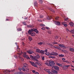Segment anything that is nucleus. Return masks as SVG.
I'll return each instance as SVG.
<instances>
[{
	"mask_svg": "<svg viewBox=\"0 0 74 74\" xmlns=\"http://www.w3.org/2000/svg\"><path fill=\"white\" fill-rule=\"evenodd\" d=\"M34 62H35V64H38V65H39V66H41V62H38V60H37L35 59L34 60Z\"/></svg>",
	"mask_w": 74,
	"mask_h": 74,
	"instance_id": "nucleus-1",
	"label": "nucleus"
},
{
	"mask_svg": "<svg viewBox=\"0 0 74 74\" xmlns=\"http://www.w3.org/2000/svg\"><path fill=\"white\" fill-rule=\"evenodd\" d=\"M45 63L46 65L48 66H52V64L50 63L49 61H47Z\"/></svg>",
	"mask_w": 74,
	"mask_h": 74,
	"instance_id": "nucleus-2",
	"label": "nucleus"
},
{
	"mask_svg": "<svg viewBox=\"0 0 74 74\" xmlns=\"http://www.w3.org/2000/svg\"><path fill=\"white\" fill-rule=\"evenodd\" d=\"M23 56L24 58H27V59H30V57L26 55V53L25 52L24 53Z\"/></svg>",
	"mask_w": 74,
	"mask_h": 74,
	"instance_id": "nucleus-3",
	"label": "nucleus"
},
{
	"mask_svg": "<svg viewBox=\"0 0 74 74\" xmlns=\"http://www.w3.org/2000/svg\"><path fill=\"white\" fill-rule=\"evenodd\" d=\"M58 55V53L56 52H53L51 53H50V55H54V56H57Z\"/></svg>",
	"mask_w": 74,
	"mask_h": 74,
	"instance_id": "nucleus-4",
	"label": "nucleus"
},
{
	"mask_svg": "<svg viewBox=\"0 0 74 74\" xmlns=\"http://www.w3.org/2000/svg\"><path fill=\"white\" fill-rule=\"evenodd\" d=\"M30 63H31V65L32 66H34V67H37V65L35 64H34V62H32V61H30Z\"/></svg>",
	"mask_w": 74,
	"mask_h": 74,
	"instance_id": "nucleus-5",
	"label": "nucleus"
},
{
	"mask_svg": "<svg viewBox=\"0 0 74 74\" xmlns=\"http://www.w3.org/2000/svg\"><path fill=\"white\" fill-rule=\"evenodd\" d=\"M54 23L56 25H58V26H60V23L59 22L55 21L54 22Z\"/></svg>",
	"mask_w": 74,
	"mask_h": 74,
	"instance_id": "nucleus-6",
	"label": "nucleus"
},
{
	"mask_svg": "<svg viewBox=\"0 0 74 74\" xmlns=\"http://www.w3.org/2000/svg\"><path fill=\"white\" fill-rule=\"evenodd\" d=\"M27 52L29 54H32L34 53V51L32 50H29L27 51Z\"/></svg>",
	"mask_w": 74,
	"mask_h": 74,
	"instance_id": "nucleus-7",
	"label": "nucleus"
},
{
	"mask_svg": "<svg viewBox=\"0 0 74 74\" xmlns=\"http://www.w3.org/2000/svg\"><path fill=\"white\" fill-rule=\"evenodd\" d=\"M34 28L31 29H29L28 32V33H32V32H34Z\"/></svg>",
	"mask_w": 74,
	"mask_h": 74,
	"instance_id": "nucleus-8",
	"label": "nucleus"
},
{
	"mask_svg": "<svg viewBox=\"0 0 74 74\" xmlns=\"http://www.w3.org/2000/svg\"><path fill=\"white\" fill-rule=\"evenodd\" d=\"M54 69L55 70H56L57 71H59V68L58 66H55L53 67Z\"/></svg>",
	"mask_w": 74,
	"mask_h": 74,
	"instance_id": "nucleus-9",
	"label": "nucleus"
},
{
	"mask_svg": "<svg viewBox=\"0 0 74 74\" xmlns=\"http://www.w3.org/2000/svg\"><path fill=\"white\" fill-rule=\"evenodd\" d=\"M28 34H30L31 36H32V37H33L34 36H36V34L33 32H31V33H29Z\"/></svg>",
	"mask_w": 74,
	"mask_h": 74,
	"instance_id": "nucleus-10",
	"label": "nucleus"
},
{
	"mask_svg": "<svg viewBox=\"0 0 74 74\" xmlns=\"http://www.w3.org/2000/svg\"><path fill=\"white\" fill-rule=\"evenodd\" d=\"M60 47H61V48H66V46L63 44H60L58 45Z\"/></svg>",
	"mask_w": 74,
	"mask_h": 74,
	"instance_id": "nucleus-11",
	"label": "nucleus"
},
{
	"mask_svg": "<svg viewBox=\"0 0 74 74\" xmlns=\"http://www.w3.org/2000/svg\"><path fill=\"white\" fill-rule=\"evenodd\" d=\"M69 50L70 52H74V48H69Z\"/></svg>",
	"mask_w": 74,
	"mask_h": 74,
	"instance_id": "nucleus-12",
	"label": "nucleus"
},
{
	"mask_svg": "<svg viewBox=\"0 0 74 74\" xmlns=\"http://www.w3.org/2000/svg\"><path fill=\"white\" fill-rule=\"evenodd\" d=\"M10 71L9 70H6L5 71V74H10Z\"/></svg>",
	"mask_w": 74,
	"mask_h": 74,
	"instance_id": "nucleus-13",
	"label": "nucleus"
},
{
	"mask_svg": "<svg viewBox=\"0 0 74 74\" xmlns=\"http://www.w3.org/2000/svg\"><path fill=\"white\" fill-rule=\"evenodd\" d=\"M34 32H36V33L37 34H38V33H39V32L38 31V30H37V29H35L34 28Z\"/></svg>",
	"mask_w": 74,
	"mask_h": 74,
	"instance_id": "nucleus-14",
	"label": "nucleus"
},
{
	"mask_svg": "<svg viewBox=\"0 0 74 74\" xmlns=\"http://www.w3.org/2000/svg\"><path fill=\"white\" fill-rule=\"evenodd\" d=\"M23 65V67H28V65L26 63L24 64Z\"/></svg>",
	"mask_w": 74,
	"mask_h": 74,
	"instance_id": "nucleus-15",
	"label": "nucleus"
},
{
	"mask_svg": "<svg viewBox=\"0 0 74 74\" xmlns=\"http://www.w3.org/2000/svg\"><path fill=\"white\" fill-rule=\"evenodd\" d=\"M35 58H36V59H39L40 58V56L38 54H37V56H35Z\"/></svg>",
	"mask_w": 74,
	"mask_h": 74,
	"instance_id": "nucleus-16",
	"label": "nucleus"
},
{
	"mask_svg": "<svg viewBox=\"0 0 74 74\" xmlns=\"http://www.w3.org/2000/svg\"><path fill=\"white\" fill-rule=\"evenodd\" d=\"M50 62V63H51V64H52V65H54L55 63V62H54L53 61H49Z\"/></svg>",
	"mask_w": 74,
	"mask_h": 74,
	"instance_id": "nucleus-17",
	"label": "nucleus"
},
{
	"mask_svg": "<svg viewBox=\"0 0 74 74\" xmlns=\"http://www.w3.org/2000/svg\"><path fill=\"white\" fill-rule=\"evenodd\" d=\"M56 64L57 66H60V67H62L63 65L62 64H60V63H56Z\"/></svg>",
	"mask_w": 74,
	"mask_h": 74,
	"instance_id": "nucleus-18",
	"label": "nucleus"
},
{
	"mask_svg": "<svg viewBox=\"0 0 74 74\" xmlns=\"http://www.w3.org/2000/svg\"><path fill=\"white\" fill-rule=\"evenodd\" d=\"M70 67V65H64L63 66V67L64 68V69H67L66 67Z\"/></svg>",
	"mask_w": 74,
	"mask_h": 74,
	"instance_id": "nucleus-19",
	"label": "nucleus"
},
{
	"mask_svg": "<svg viewBox=\"0 0 74 74\" xmlns=\"http://www.w3.org/2000/svg\"><path fill=\"white\" fill-rule=\"evenodd\" d=\"M36 52H38V53H40V50L38 49H37L36 50Z\"/></svg>",
	"mask_w": 74,
	"mask_h": 74,
	"instance_id": "nucleus-20",
	"label": "nucleus"
},
{
	"mask_svg": "<svg viewBox=\"0 0 74 74\" xmlns=\"http://www.w3.org/2000/svg\"><path fill=\"white\" fill-rule=\"evenodd\" d=\"M44 52V51L41 50H40L39 53H45V52Z\"/></svg>",
	"mask_w": 74,
	"mask_h": 74,
	"instance_id": "nucleus-21",
	"label": "nucleus"
},
{
	"mask_svg": "<svg viewBox=\"0 0 74 74\" xmlns=\"http://www.w3.org/2000/svg\"><path fill=\"white\" fill-rule=\"evenodd\" d=\"M71 33L74 34V30H71ZM72 36L73 37H74V35H72Z\"/></svg>",
	"mask_w": 74,
	"mask_h": 74,
	"instance_id": "nucleus-22",
	"label": "nucleus"
},
{
	"mask_svg": "<svg viewBox=\"0 0 74 74\" xmlns=\"http://www.w3.org/2000/svg\"><path fill=\"white\" fill-rule=\"evenodd\" d=\"M49 10H51L53 12H55V11L54 10L51 9V8H49Z\"/></svg>",
	"mask_w": 74,
	"mask_h": 74,
	"instance_id": "nucleus-23",
	"label": "nucleus"
},
{
	"mask_svg": "<svg viewBox=\"0 0 74 74\" xmlns=\"http://www.w3.org/2000/svg\"><path fill=\"white\" fill-rule=\"evenodd\" d=\"M28 39L29 40H30V41H32V40H33V38H32L30 36H29L28 37Z\"/></svg>",
	"mask_w": 74,
	"mask_h": 74,
	"instance_id": "nucleus-24",
	"label": "nucleus"
},
{
	"mask_svg": "<svg viewBox=\"0 0 74 74\" xmlns=\"http://www.w3.org/2000/svg\"><path fill=\"white\" fill-rule=\"evenodd\" d=\"M59 57H60H60H64V55H63V54H59Z\"/></svg>",
	"mask_w": 74,
	"mask_h": 74,
	"instance_id": "nucleus-25",
	"label": "nucleus"
},
{
	"mask_svg": "<svg viewBox=\"0 0 74 74\" xmlns=\"http://www.w3.org/2000/svg\"><path fill=\"white\" fill-rule=\"evenodd\" d=\"M42 44H43V43H42V42H39L38 43V45H42Z\"/></svg>",
	"mask_w": 74,
	"mask_h": 74,
	"instance_id": "nucleus-26",
	"label": "nucleus"
},
{
	"mask_svg": "<svg viewBox=\"0 0 74 74\" xmlns=\"http://www.w3.org/2000/svg\"><path fill=\"white\" fill-rule=\"evenodd\" d=\"M17 74H23V73L22 72H18L17 73Z\"/></svg>",
	"mask_w": 74,
	"mask_h": 74,
	"instance_id": "nucleus-27",
	"label": "nucleus"
},
{
	"mask_svg": "<svg viewBox=\"0 0 74 74\" xmlns=\"http://www.w3.org/2000/svg\"><path fill=\"white\" fill-rule=\"evenodd\" d=\"M29 69L28 68H25V71H27V72H28L29 71Z\"/></svg>",
	"mask_w": 74,
	"mask_h": 74,
	"instance_id": "nucleus-28",
	"label": "nucleus"
},
{
	"mask_svg": "<svg viewBox=\"0 0 74 74\" xmlns=\"http://www.w3.org/2000/svg\"><path fill=\"white\" fill-rule=\"evenodd\" d=\"M47 72L49 74H52V72H50V70L49 69L48 71Z\"/></svg>",
	"mask_w": 74,
	"mask_h": 74,
	"instance_id": "nucleus-29",
	"label": "nucleus"
},
{
	"mask_svg": "<svg viewBox=\"0 0 74 74\" xmlns=\"http://www.w3.org/2000/svg\"><path fill=\"white\" fill-rule=\"evenodd\" d=\"M45 54L46 55H47L48 56L49 55H50V54H49V53L48 52H46L45 53Z\"/></svg>",
	"mask_w": 74,
	"mask_h": 74,
	"instance_id": "nucleus-30",
	"label": "nucleus"
},
{
	"mask_svg": "<svg viewBox=\"0 0 74 74\" xmlns=\"http://www.w3.org/2000/svg\"><path fill=\"white\" fill-rule=\"evenodd\" d=\"M53 72L54 73H56V74H58V71L55 70L53 71Z\"/></svg>",
	"mask_w": 74,
	"mask_h": 74,
	"instance_id": "nucleus-31",
	"label": "nucleus"
},
{
	"mask_svg": "<svg viewBox=\"0 0 74 74\" xmlns=\"http://www.w3.org/2000/svg\"><path fill=\"white\" fill-rule=\"evenodd\" d=\"M17 30H18V31H22V29L21 28H19L17 29Z\"/></svg>",
	"mask_w": 74,
	"mask_h": 74,
	"instance_id": "nucleus-32",
	"label": "nucleus"
},
{
	"mask_svg": "<svg viewBox=\"0 0 74 74\" xmlns=\"http://www.w3.org/2000/svg\"><path fill=\"white\" fill-rule=\"evenodd\" d=\"M69 24L71 26H73V23H69Z\"/></svg>",
	"mask_w": 74,
	"mask_h": 74,
	"instance_id": "nucleus-33",
	"label": "nucleus"
},
{
	"mask_svg": "<svg viewBox=\"0 0 74 74\" xmlns=\"http://www.w3.org/2000/svg\"><path fill=\"white\" fill-rule=\"evenodd\" d=\"M47 19L48 20H50V19H51V17H49V16H48L47 17Z\"/></svg>",
	"mask_w": 74,
	"mask_h": 74,
	"instance_id": "nucleus-34",
	"label": "nucleus"
},
{
	"mask_svg": "<svg viewBox=\"0 0 74 74\" xmlns=\"http://www.w3.org/2000/svg\"><path fill=\"white\" fill-rule=\"evenodd\" d=\"M40 26L42 27L43 26H45V25L44 24H40Z\"/></svg>",
	"mask_w": 74,
	"mask_h": 74,
	"instance_id": "nucleus-35",
	"label": "nucleus"
},
{
	"mask_svg": "<svg viewBox=\"0 0 74 74\" xmlns=\"http://www.w3.org/2000/svg\"><path fill=\"white\" fill-rule=\"evenodd\" d=\"M66 23V22H63L62 23V24L63 25H65Z\"/></svg>",
	"mask_w": 74,
	"mask_h": 74,
	"instance_id": "nucleus-36",
	"label": "nucleus"
},
{
	"mask_svg": "<svg viewBox=\"0 0 74 74\" xmlns=\"http://www.w3.org/2000/svg\"><path fill=\"white\" fill-rule=\"evenodd\" d=\"M22 70L23 71H25V69H24V68H22Z\"/></svg>",
	"mask_w": 74,
	"mask_h": 74,
	"instance_id": "nucleus-37",
	"label": "nucleus"
},
{
	"mask_svg": "<svg viewBox=\"0 0 74 74\" xmlns=\"http://www.w3.org/2000/svg\"><path fill=\"white\" fill-rule=\"evenodd\" d=\"M42 30H44L45 29V28L44 27H43L41 28Z\"/></svg>",
	"mask_w": 74,
	"mask_h": 74,
	"instance_id": "nucleus-38",
	"label": "nucleus"
},
{
	"mask_svg": "<svg viewBox=\"0 0 74 74\" xmlns=\"http://www.w3.org/2000/svg\"><path fill=\"white\" fill-rule=\"evenodd\" d=\"M44 70L45 71H47V72H48V71L49 69H45Z\"/></svg>",
	"mask_w": 74,
	"mask_h": 74,
	"instance_id": "nucleus-39",
	"label": "nucleus"
},
{
	"mask_svg": "<svg viewBox=\"0 0 74 74\" xmlns=\"http://www.w3.org/2000/svg\"><path fill=\"white\" fill-rule=\"evenodd\" d=\"M18 48H17V49H18V52H20V49H19V48H18V47H17Z\"/></svg>",
	"mask_w": 74,
	"mask_h": 74,
	"instance_id": "nucleus-40",
	"label": "nucleus"
},
{
	"mask_svg": "<svg viewBox=\"0 0 74 74\" xmlns=\"http://www.w3.org/2000/svg\"><path fill=\"white\" fill-rule=\"evenodd\" d=\"M43 17H44V16H42V15H40V18H43Z\"/></svg>",
	"mask_w": 74,
	"mask_h": 74,
	"instance_id": "nucleus-41",
	"label": "nucleus"
},
{
	"mask_svg": "<svg viewBox=\"0 0 74 74\" xmlns=\"http://www.w3.org/2000/svg\"><path fill=\"white\" fill-rule=\"evenodd\" d=\"M64 25L65 27H67V26H68L67 25V24H66V23Z\"/></svg>",
	"mask_w": 74,
	"mask_h": 74,
	"instance_id": "nucleus-42",
	"label": "nucleus"
},
{
	"mask_svg": "<svg viewBox=\"0 0 74 74\" xmlns=\"http://www.w3.org/2000/svg\"><path fill=\"white\" fill-rule=\"evenodd\" d=\"M23 25H26V23L25 22H23Z\"/></svg>",
	"mask_w": 74,
	"mask_h": 74,
	"instance_id": "nucleus-43",
	"label": "nucleus"
},
{
	"mask_svg": "<svg viewBox=\"0 0 74 74\" xmlns=\"http://www.w3.org/2000/svg\"><path fill=\"white\" fill-rule=\"evenodd\" d=\"M59 38V37L58 36H56L55 37V39H58V38Z\"/></svg>",
	"mask_w": 74,
	"mask_h": 74,
	"instance_id": "nucleus-44",
	"label": "nucleus"
},
{
	"mask_svg": "<svg viewBox=\"0 0 74 74\" xmlns=\"http://www.w3.org/2000/svg\"><path fill=\"white\" fill-rule=\"evenodd\" d=\"M57 49H59V50H62V49H61L60 48V47H58V48H57Z\"/></svg>",
	"mask_w": 74,
	"mask_h": 74,
	"instance_id": "nucleus-45",
	"label": "nucleus"
},
{
	"mask_svg": "<svg viewBox=\"0 0 74 74\" xmlns=\"http://www.w3.org/2000/svg\"><path fill=\"white\" fill-rule=\"evenodd\" d=\"M30 58L31 59H33V56H32V55H31V56H30Z\"/></svg>",
	"mask_w": 74,
	"mask_h": 74,
	"instance_id": "nucleus-46",
	"label": "nucleus"
},
{
	"mask_svg": "<svg viewBox=\"0 0 74 74\" xmlns=\"http://www.w3.org/2000/svg\"><path fill=\"white\" fill-rule=\"evenodd\" d=\"M42 60H44V59H45V58L44 57H42Z\"/></svg>",
	"mask_w": 74,
	"mask_h": 74,
	"instance_id": "nucleus-47",
	"label": "nucleus"
},
{
	"mask_svg": "<svg viewBox=\"0 0 74 74\" xmlns=\"http://www.w3.org/2000/svg\"><path fill=\"white\" fill-rule=\"evenodd\" d=\"M32 72L34 73H36V71L35 70H33L32 71Z\"/></svg>",
	"mask_w": 74,
	"mask_h": 74,
	"instance_id": "nucleus-48",
	"label": "nucleus"
},
{
	"mask_svg": "<svg viewBox=\"0 0 74 74\" xmlns=\"http://www.w3.org/2000/svg\"><path fill=\"white\" fill-rule=\"evenodd\" d=\"M39 2L42 3V0H39Z\"/></svg>",
	"mask_w": 74,
	"mask_h": 74,
	"instance_id": "nucleus-49",
	"label": "nucleus"
},
{
	"mask_svg": "<svg viewBox=\"0 0 74 74\" xmlns=\"http://www.w3.org/2000/svg\"><path fill=\"white\" fill-rule=\"evenodd\" d=\"M18 69L19 70V71H22V69H21V68H19Z\"/></svg>",
	"mask_w": 74,
	"mask_h": 74,
	"instance_id": "nucleus-50",
	"label": "nucleus"
},
{
	"mask_svg": "<svg viewBox=\"0 0 74 74\" xmlns=\"http://www.w3.org/2000/svg\"><path fill=\"white\" fill-rule=\"evenodd\" d=\"M53 44H58V42H54L53 43Z\"/></svg>",
	"mask_w": 74,
	"mask_h": 74,
	"instance_id": "nucleus-51",
	"label": "nucleus"
},
{
	"mask_svg": "<svg viewBox=\"0 0 74 74\" xmlns=\"http://www.w3.org/2000/svg\"><path fill=\"white\" fill-rule=\"evenodd\" d=\"M58 18H59L58 17H56V18H55V19H56V20L58 19Z\"/></svg>",
	"mask_w": 74,
	"mask_h": 74,
	"instance_id": "nucleus-52",
	"label": "nucleus"
},
{
	"mask_svg": "<svg viewBox=\"0 0 74 74\" xmlns=\"http://www.w3.org/2000/svg\"><path fill=\"white\" fill-rule=\"evenodd\" d=\"M64 62H65L66 63H69V61H68L67 60L64 61Z\"/></svg>",
	"mask_w": 74,
	"mask_h": 74,
	"instance_id": "nucleus-53",
	"label": "nucleus"
},
{
	"mask_svg": "<svg viewBox=\"0 0 74 74\" xmlns=\"http://www.w3.org/2000/svg\"><path fill=\"white\" fill-rule=\"evenodd\" d=\"M68 19H69V18H66V19H64L65 21H67V20H68Z\"/></svg>",
	"mask_w": 74,
	"mask_h": 74,
	"instance_id": "nucleus-54",
	"label": "nucleus"
},
{
	"mask_svg": "<svg viewBox=\"0 0 74 74\" xmlns=\"http://www.w3.org/2000/svg\"><path fill=\"white\" fill-rule=\"evenodd\" d=\"M22 52H21V53H18L17 54H18L19 55H22Z\"/></svg>",
	"mask_w": 74,
	"mask_h": 74,
	"instance_id": "nucleus-55",
	"label": "nucleus"
},
{
	"mask_svg": "<svg viewBox=\"0 0 74 74\" xmlns=\"http://www.w3.org/2000/svg\"><path fill=\"white\" fill-rule=\"evenodd\" d=\"M38 21H39V22H42V20H38Z\"/></svg>",
	"mask_w": 74,
	"mask_h": 74,
	"instance_id": "nucleus-56",
	"label": "nucleus"
},
{
	"mask_svg": "<svg viewBox=\"0 0 74 74\" xmlns=\"http://www.w3.org/2000/svg\"><path fill=\"white\" fill-rule=\"evenodd\" d=\"M62 60H65V58H62Z\"/></svg>",
	"mask_w": 74,
	"mask_h": 74,
	"instance_id": "nucleus-57",
	"label": "nucleus"
},
{
	"mask_svg": "<svg viewBox=\"0 0 74 74\" xmlns=\"http://www.w3.org/2000/svg\"><path fill=\"white\" fill-rule=\"evenodd\" d=\"M35 74H39V73L37 72H35Z\"/></svg>",
	"mask_w": 74,
	"mask_h": 74,
	"instance_id": "nucleus-58",
	"label": "nucleus"
},
{
	"mask_svg": "<svg viewBox=\"0 0 74 74\" xmlns=\"http://www.w3.org/2000/svg\"><path fill=\"white\" fill-rule=\"evenodd\" d=\"M46 29H49V27H46Z\"/></svg>",
	"mask_w": 74,
	"mask_h": 74,
	"instance_id": "nucleus-59",
	"label": "nucleus"
},
{
	"mask_svg": "<svg viewBox=\"0 0 74 74\" xmlns=\"http://www.w3.org/2000/svg\"><path fill=\"white\" fill-rule=\"evenodd\" d=\"M51 58H52V59H55V57L52 56Z\"/></svg>",
	"mask_w": 74,
	"mask_h": 74,
	"instance_id": "nucleus-60",
	"label": "nucleus"
},
{
	"mask_svg": "<svg viewBox=\"0 0 74 74\" xmlns=\"http://www.w3.org/2000/svg\"><path fill=\"white\" fill-rule=\"evenodd\" d=\"M58 47H57L54 46V48H56L57 49H58Z\"/></svg>",
	"mask_w": 74,
	"mask_h": 74,
	"instance_id": "nucleus-61",
	"label": "nucleus"
},
{
	"mask_svg": "<svg viewBox=\"0 0 74 74\" xmlns=\"http://www.w3.org/2000/svg\"><path fill=\"white\" fill-rule=\"evenodd\" d=\"M34 48V49H36H36H37V47H35Z\"/></svg>",
	"mask_w": 74,
	"mask_h": 74,
	"instance_id": "nucleus-62",
	"label": "nucleus"
},
{
	"mask_svg": "<svg viewBox=\"0 0 74 74\" xmlns=\"http://www.w3.org/2000/svg\"><path fill=\"white\" fill-rule=\"evenodd\" d=\"M9 21V19H6V21Z\"/></svg>",
	"mask_w": 74,
	"mask_h": 74,
	"instance_id": "nucleus-63",
	"label": "nucleus"
},
{
	"mask_svg": "<svg viewBox=\"0 0 74 74\" xmlns=\"http://www.w3.org/2000/svg\"><path fill=\"white\" fill-rule=\"evenodd\" d=\"M27 27H31V26H30V25H28Z\"/></svg>",
	"mask_w": 74,
	"mask_h": 74,
	"instance_id": "nucleus-64",
	"label": "nucleus"
}]
</instances>
